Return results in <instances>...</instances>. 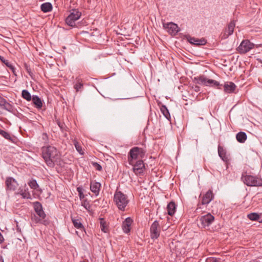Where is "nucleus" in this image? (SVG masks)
I'll return each instance as SVG.
<instances>
[{
    "instance_id": "obj_11",
    "label": "nucleus",
    "mask_w": 262,
    "mask_h": 262,
    "mask_svg": "<svg viewBox=\"0 0 262 262\" xmlns=\"http://www.w3.org/2000/svg\"><path fill=\"white\" fill-rule=\"evenodd\" d=\"M133 166V170L136 174H141L143 173L145 169V166L142 160H139L136 162L134 161V164H130Z\"/></svg>"
},
{
    "instance_id": "obj_29",
    "label": "nucleus",
    "mask_w": 262,
    "mask_h": 262,
    "mask_svg": "<svg viewBox=\"0 0 262 262\" xmlns=\"http://www.w3.org/2000/svg\"><path fill=\"white\" fill-rule=\"evenodd\" d=\"M73 224L75 228L78 229H81L83 226L81 222L78 219H72Z\"/></svg>"
},
{
    "instance_id": "obj_17",
    "label": "nucleus",
    "mask_w": 262,
    "mask_h": 262,
    "mask_svg": "<svg viewBox=\"0 0 262 262\" xmlns=\"http://www.w3.org/2000/svg\"><path fill=\"white\" fill-rule=\"evenodd\" d=\"M0 106L2 108H3L9 112H12L13 111L12 105L11 104H10L9 102H8L7 101L5 98H4L3 97H2L1 95H0Z\"/></svg>"
},
{
    "instance_id": "obj_21",
    "label": "nucleus",
    "mask_w": 262,
    "mask_h": 262,
    "mask_svg": "<svg viewBox=\"0 0 262 262\" xmlns=\"http://www.w3.org/2000/svg\"><path fill=\"white\" fill-rule=\"evenodd\" d=\"M188 41L190 43L194 44L195 45H204L206 43V41L203 39H199L194 37H190L188 39Z\"/></svg>"
},
{
    "instance_id": "obj_14",
    "label": "nucleus",
    "mask_w": 262,
    "mask_h": 262,
    "mask_svg": "<svg viewBox=\"0 0 262 262\" xmlns=\"http://www.w3.org/2000/svg\"><path fill=\"white\" fill-rule=\"evenodd\" d=\"M5 183L7 188L10 190H15L18 185L17 181L12 177L7 178Z\"/></svg>"
},
{
    "instance_id": "obj_15",
    "label": "nucleus",
    "mask_w": 262,
    "mask_h": 262,
    "mask_svg": "<svg viewBox=\"0 0 262 262\" xmlns=\"http://www.w3.org/2000/svg\"><path fill=\"white\" fill-rule=\"evenodd\" d=\"M236 88V85L232 82L227 81L224 84V91L226 93H232Z\"/></svg>"
},
{
    "instance_id": "obj_33",
    "label": "nucleus",
    "mask_w": 262,
    "mask_h": 262,
    "mask_svg": "<svg viewBox=\"0 0 262 262\" xmlns=\"http://www.w3.org/2000/svg\"><path fill=\"white\" fill-rule=\"evenodd\" d=\"M29 186L31 188L33 189H36L38 187V185L35 180H32L28 183Z\"/></svg>"
},
{
    "instance_id": "obj_27",
    "label": "nucleus",
    "mask_w": 262,
    "mask_h": 262,
    "mask_svg": "<svg viewBox=\"0 0 262 262\" xmlns=\"http://www.w3.org/2000/svg\"><path fill=\"white\" fill-rule=\"evenodd\" d=\"M248 217L251 221H260L261 219L260 215L257 213H251L248 215Z\"/></svg>"
},
{
    "instance_id": "obj_37",
    "label": "nucleus",
    "mask_w": 262,
    "mask_h": 262,
    "mask_svg": "<svg viewBox=\"0 0 262 262\" xmlns=\"http://www.w3.org/2000/svg\"><path fill=\"white\" fill-rule=\"evenodd\" d=\"M77 191L78 192V195L79 196V198H80V200L83 199L84 198V195L83 193V192L82 191V189L80 188V187H78L77 188Z\"/></svg>"
},
{
    "instance_id": "obj_40",
    "label": "nucleus",
    "mask_w": 262,
    "mask_h": 262,
    "mask_svg": "<svg viewBox=\"0 0 262 262\" xmlns=\"http://www.w3.org/2000/svg\"><path fill=\"white\" fill-rule=\"evenodd\" d=\"M206 262H217L216 258H212L211 259V258H208L206 259Z\"/></svg>"
},
{
    "instance_id": "obj_39",
    "label": "nucleus",
    "mask_w": 262,
    "mask_h": 262,
    "mask_svg": "<svg viewBox=\"0 0 262 262\" xmlns=\"http://www.w3.org/2000/svg\"><path fill=\"white\" fill-rule=\"evenodd\" d=\"M21 195L23 198L31 199V195L29 192H24Z\"/></svg>"
},
{
    "instance_id": "obj_13",
    "label": "nucleus",
    "mask_w": 262,
    "mask_h": 262,
    "mask_svg": "<svg viewBox=\"0 0 262 262\" xmlns=\"http://www.w3.org/2000/svg\"><path fill=\"white\" fill-rule=\"evenodd\" d=\"M214 220V217L209 213L201 216L200 219L202 226L204 228L210 226Z\"/></svg>"
},
{
    "instance_id": "obj_24",
    "label": "nucleus",
    "mask_w": 262,
    "mask_h": 262,
    "mask_svg": "<svg viewBox=\"0 0 262 262\" xmlns=\"http://www.w3.org/2000/svg\"><path fill=\"white\" fill-rule=\"evenodd\" d=\"M32 102L37 108H40L42 106L41 99L36 95L33 96Z\"/></svg>"
},
{
    "instance_id": "obj_9",
    "label": "nucleus",
    "mask_w": 262,
    "mask_h": 262,
    "mask_svg": "<svg viewBox=\"0 0 262 262\" xmlns=\"http://www.w3.org/2000/svg\"><path fill=\"white\" fill-rule=\"evenodd\" d=\"M150 237L152 239H157L159 237L161 232V227L157 221H154L150 228Z\"/></svg>"
},
{
    "instance_id": "obj_22",
    "label": "nucleus",
    "mask_w": 262,
    "mask_h": 262,
    "mask_svg": "<svg viewBox=\"0 0 262 262\" xmlns=\"http://www.w3.org/2000/svg\"><path fill=\"white\" fill-rule=\"evenodd\" d=\"M236 138L238 142L243 143L247 140V136L245 132H240L236 134Z\"/></svg>"
},
{
    "instance_id": "obj_38",
    "label": "nucleus",
    "mask_w": 262,
    "mask_h": 262,
    "mask_svg": "<svg viewBox=\"0 0 262 262\" xmlns=\"http://www.w3.org/2000/svg\"><path fill=\"white\" fill-rule=\"evenodd\" d=\"M93 165L94 167L97 170L100 171L102 169L101 166L97 162H93Z\"/></svg>"
},
{
    "instance_id": "obj_32",
    "label": "nucleus",
    "mask_w": 262,
    "mask_h": 262,
    "mask_svg": "<svg viewBox=\"0 0 262 262\" xmlns=\"http://www.w3.org/2000/svg\"><path fill=\"white\" fill-rule=\"evenodd\" d=\"M74 145H75V147L77 150V151L81 155L83 154V151L82 148V147L80 145V144L77 142L76 140L74 141Z\"/></svg>"
},
{
    "instance_id": "obj_5",
    "label": "nucleus",
    "mask_w": 262,
    "mask_h": 262,
    "mask_svg": "<svg viewBox=\"0 0 262 262\" xmlns=\"http://www.w3.org/2000/svg\"><path fill=\"white\" fill-rule=\"evenodd\" d=\"M193 81L199 84L217 87V89H221V88L219 86L221 85L218 81L212 79H209L204 75L194 77Z\"/></svg>"
},
{
    "instance_id": "obj_34",
    "label": "nucleus",
    "mask_w": 262,
    "mask_h": 262,
    "mask_svg": "<svg viewBox=\"0 0 262 262\" xmlns=\"http://www.w3.org/2000/svg\"><path fill=\"white\" fill-rule=\"evenodd\" d=\"M83 87V83L80 80H78L77 82L74 84V88L77 92L79 91Z\"/></svg>"
},
{
    "instance_id": "obj_43",
    "label": "nucleus",
    "mask_w": 262,
    "mask_h": 262,
    "mask_svg": "<svg viewBox=\"0 0 262 262\" xmlns=\"http://www.w3.org/2000/svg\"><path fill=\"white\" fill-rule=\"evenodd\" d=\"M4 239L3 236L0 232V244L2 243L4 241Z\"/></svg>"
},
{
    "instance_id": "obj_2",
    "label": "nucleus",
    "mask_w": 262,
    "mask_h": 262,
    "mask_svg": "<svg viewBox=\"0 0 262 262\" xmlns=\"http://www.w3.org/2000/svg\"><path fill=\"white\" fill-rule=\"evenodd\" d=\"M33 207L34 210L38 217L34 215L33 216H32L31 220L35 223H41L43 225H47L48 224V222L45 219L46 215L43 210L41 204L37 201L33 203Z\"/></svg>"
},
{
    "instance_id": "obj_18",
    "label": "nucleus",
    "mask_w": 262,
    "mask_h": 262,
    "mask_svg": "<svg viewBox=\"0 0 262 262\" xmlns=\"http://www.w3.org/2000/svg\"><path fill=\"white\" fill-rule=\"evenodd\" d=\"M214 195L212 191L209 190L203 196L202 200V204L205 205L209 204L213 199Z\"/></svg>"
},
{
    "instance_id": "obj_36",
    "label": "nucleus",
    "mask_w": 262,
    "mask_h": 262,
    "mask_svg": "<svg viewBox=\"0 0 262 262\" xmlns=\"http://www.w3.org/2000/svg\"><path fill=\"white\" fill-rule=\"evenodd\" d=\"M0 59H1V61H3L4 63H5V64L7 67H8L10 68L11 69L13 70V66L9 63V62L8 60H5L4 58L2 56H0Z\"/></svg>"
},
{
    "instance_id": "obj_35",
    "label": "nucleus",
    "mask_w": 262,
    "mask_h": 262,
    "mask_svg": "<svg viewBox=\"0 0 262 262\" xmlns=\"http://www.w3.org/2000/svg\"><path fill=\"white\" fill-rule=\"evenodd\" d=\"M82 206L84 207L85 209L90 211L91 209V205L87 200H83L82 202Z\"/></svg>"
},
{
    "instance_id": "obj_7",
    "label": "nucleus",
    "mask_w": 262,
    "mask_h": 262,
    "mask_svg": "<svg viewBox=\"0 0 262 262\" xmlns=\"http://www.w3.org/2000/svg\"><path fill=\"white\" fill-rule=\"evenodd\" d=\"M81 13L77 10H73L66 19V22L68 25L71 27H75V21L78 20L81 16Z\"/></svg>"
},
{
    "instance_id": "obj_28",
    "label": "nucleus",
    "mask_w": 262,
    "mask_h": 262,
    "mask_svg": "<svg viewBox=\"0 0 262 262\" xmlns=\"http://www.w3.org/2000/svg\"><path fill=\"white\" fill-rule=\"evenodd\" d=\"M99 220L101 230L104 232L106 233L107 232L108 229L107 228L106 223L105 220L103 218H100Z\"/></svg>"
},
{
    "instance_id": "obj_12",
    "label": "nucleus",
    "mask_w": 262,
    "mask_h": 262,
    "mask_svg": "<svg viewBox=\"0 0 262 262\" xmlns=\"http://www.w3.org/2000/svg\"><path fill=\"white\" fill-rule=\"evenodd\" d=\"M163 25L164 28L172 35H175L180 31L178 25L172 22L164 23Z\"/></svg>"
},
{
    "instance_id": "obj_16",
    "label": "nucleus",
    "mask_w": 262,
    "mask_h": 262,
    "mask_svg": "<svg viewBox=\"0 0 262 262\" xmlns=\"http://www.w3.org/2000/svg\"><path fill=\"white\" fill-rule=\"evenodd\" d=\"M133 222V220L129 217H127L122 223V227L124 232L128 233L130 231V226Z\"/></svg>"
},
{
    "instance_id": "obj_4",
    "label": "nucleus",
    "mask_w": 262,
    "mask_h": 262,
    "mask_svg": "<svg viewBox=\"0 0 262 262\" xmlns=\"http://www.w3.org/2000/svg\"><path fill=\"white\" fill-rule=\"evenodd\" d=\"M146 151L142 148L138 147H133L129 151L128 155V162L129 164H134V161L139 157L142 158Z\"/></svg>"
},
{
    "instance_id": "obj_19",
    "label": "nucleus",
    "mask_w": 262,
    "mask_h": 262,
    "mask_svg": "<svg viewBox=\"0 0 262 262\" xmlns=\"http://www.w3.org/2000/svg\"><path fill=\"white\" fill-rule=\"evenodd\" d=\"M100 187L101 184L99 182H92L90 184V189L96 196L99 193Z\"/></svg>"
},
{
    "instance_id": "obj_1",
    "label": "nucleus",
    "mask_w": 262,
    "mask_h": 262,
    "mask_svg": "<svg viewBox=\"0 0 262 262\" xmlns=\"http://www.w3.org/2000/svg\"><path fill=\"white\" fill-rule=\"evenodd\" d=\"M41 150L42 158L49 167H53L55 164L60 165V154L55 147L44 146Z\"/></svg>"
},
{
    "instance_id": "obj_8",
    "label": "nucleus",
    "mask_w": 262,
    "mask_h": 262,
    "mask_svg": "<svg viewBox=\"0 0 262 262\" xmlns=\"http://www.w3.org/2000/svg\"><path fill=\"white\" fill-rule=\"evenodd\" d=\"M254 43L251 42L249 40L246 39L242 41L238 47L237 50L241 54H245L254 48Z\"/></svg>"
},
{
    "instance_id": "obj_10",
    "label": "nucleus",
    "mask_w": 262,
    "mask_h": 262,
    "mask_svg": "<svg viewBox=\"0 0 262 262\" xmlns=\"http://www.w3.org/2000/svg\"><path fill=\"white\" fill-rule=\"evenodd\" d=\"M235 26V23L234 20L231 21L228 25L227 28L224 30V31L221 34L220 38L221 40L227 39L229 36L233 34Z\"/></svg>"
},
{
    "instance_id": "obj_26",
    "label": "nucleus",
    "mask_w": 262,
    "mask_h": 262,
    "mask_svg": "<svg viewBox=\"0 0 262 262\" xmlns=\"http://www.w3.org/2000/svg\"><path fill=\"white\" fill-rule=\"evenodd\" d=\"M160 110L164 117L169 120L170 119V115L167 107L164 105H162L160 107Z\"/></svg>"
},
{
    "instance_id": "obj_25",
    "label": "nucleus",
    "mask_w": 262,
    "mask_h": 262,
    "mask_svg": "<svg viewBox=\"0 0 262 262\" xmlns=\"http://www.w3.org/2000/svg\"><path fill=\"white\" fill-rule=\"evenodd\" d=\"M40 8L43 12H48L52 10L53 7L50 3H45L41 5Z\"/></svg>"
},
{
    "instance_id": "obj_3",
    "label": "nucleus",
    "mask_w": 262,
    "mask_h": 262,
    "mask_svg": "<svg viewBox=\"0 0 262 262\" xmlns=\"http://www.w3.org/2000/svg\"><path fill=\"white\" fill-rule=\"evenodd\" d=\"M114 202L120 210L124 211L129 200L126 195L121 191H116L114 195Z\"/></svg>"
},
{
    "instance_id": "obj_30",
    "label": "nucleus",
    "mask_w": 262,
    "mask_h": 262,
    "mask_svg": "<svg viewBox=\"0 0 262 262\" xmlns=\"http://www.w3.org/2000/svg\"><path fill=\"white\" fill-rule=\"evenodd\" d=\"M22 97L27 101H30L32 99L30 93L26 90L22 91L21 93Z\"/></svg>"
},
{
    "instance_id": "obj_23",
    "label": "nucleus",
    "mask_w": 262,
    "mask_h": 262,
    "mask_svg": "<svg viewBox=\"0 0 262 262\" xmlns=\"http://www.w3.org/2000/svg\"><path fill=\"white\" fill-rule=\"evenodd\" d=\"M176 204L173 202H170L167 206V209L168 214L169 215H172L176 211Z\"/></svg>"
},
{
    "instance_id": "obj_31",
    "label": "nucleus",
    "mask_w": 262,
    "mask_h": 262,
    "mask_svg": "<svg viewBox=\"0 0 262 262\" xmlns=\"http://www.w3.org/2000/svg\"><path fill=\"white\" fill-rule=\"evenodd\" d=\"M0 135H2L6 139H7L9 141L12 140L10 134L9 133H8L4 130L1 129Z\"/></svg>"
},
{
    "instance_id": "obj_20",
    "label": "nucleus",
    "mask_w": 262,
    "mask_h": 262,
    "mask_svg": "<svg viewBox=\"0 0 262 262\" xmlns=\"http://www.w3.org/2000/svg\"><path fill=\"white\" fill-rule=\"evenodd\" d=\"M218 153L220 157L224 161L227 162L229 159L228 157L226 155V151L224 148L220 146H218Z\"/></svg>"
},
{
    "instance_id": "obj_44",
    "label": "nucleus",
    "mask_w": 262,
    "mask_h": 262,
    "mask_svg": "<svg viewBox=\"0 0 262 262\" xmlns=\"http://www.w3.org/2000/svg\"><path fill=\"white\" fill-rule=\"evenodd\" d=\"M43 136H46V137H47V134H46V133H43Z\"/></svg>"
},
{
    "instance_id": "obj_6",
    "label": "nucleus",
    "mask_w": 262,
    "mask_h": 262,
    "mask_svg": "<svg viewBox=\"0 0 262 262\" xmlns=\"http://www.w3.org/2000/svg\"><path fill=\"white\" fill-rule=\"evenodd\" d=\"M242 179L244 183L248 186H262V180L257 178L244 174H242Z\"/></svg>"
},
{
    "instance_id": "obj_42",
    "label": "nucleus",
    "mask_w": 262,
    "mask_h": 262,
    "mask_svg": "<svg viewBox=\"0 0 262 262\" xmlns=\"http://www.w3.org/2000/svg\"><path fill=\"white\" fill-rule=\"evenodd\" d=\"M25 67L26 68V70L28 73L30 75H31V69L29 67H28L27 65H25Z\"/></svg>"
},
{
    "instance_id": "obj_41",
    "label": "nucleus",
    "mask_w": 262,
    "mask_h": 262,
    "mask_svg": "<svg viewBox=\"0 0 262 262\" xmlns=\"http://www.w3.org/2000/svg\"><path fill=\"white\" fill-rule=\"evenodd\" d=\"M192 89L196 92H199L200 91V88L199 86L196 85H195L194 86H192Z\"/></svg>"
}]
</instances>
